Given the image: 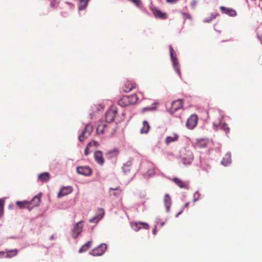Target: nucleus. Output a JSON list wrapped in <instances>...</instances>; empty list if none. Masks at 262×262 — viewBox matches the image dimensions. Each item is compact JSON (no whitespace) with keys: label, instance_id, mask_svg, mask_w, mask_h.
<instances>
[{"label":"nucleus","instance_id":"obj_1","mask_svg":"<svg viewBox=\"0 0 262 262\" xmlns=\"http://www.w3.org/2000/svg\"><path fill=\"white\" fill-rule=\"evenodd\" d=\"M93 130V126L90 124H86L81 134L79 136V141L81 142L84 141L91 135Z\"/></svg>","mask_w":262,"mask_h":262},{"label":"nucleus","instance_id":"obj_2","mask_svg":"<svg viewBox=\"0 0 262 262\" xmlns=\"http://www.w3.org/2000/svg\"><path fill=\"white\" fill-rule=\"evenodd\" d=\"M170 51V56L173 68L179 75H180V70L179 67V62L176 57V53H175L171 46L169 47Z\"/></svg>","mask_w":262,"mask_h":262},{"label":"nucleus","instance_id":"obj_3","mask_svg":"<svg viewBox=\"0 0 262 262\" xmlns=\"http://www.w3.org/2000/svg\"><path fill=\"white\" fill-rule=\"evenodd\" d=\"M107 249V246L105 244H101L98 247L91 251L90 254L93 256H101L104 254Z\"/></svg>","mask_w":262,"mask_h":262},{"label":"nucleus","instance_id":"obj_4","mask_svg":"<svg viewBox=\"0 0 262 262\" xmlns=\"http://www.w3.org/2000/svg\"><path fill=\"white\" fill-rule=\"evenodd\" d=\"M18 251L17 249L13 250L6 249L4 251H0V258H11L17 255Z\"/></svg>","mask_w":262,"mask_h":262},{"label":"nucleus","instance_id":"obj_5","mask_svg":"<svg viewBox=\"0 0 262 262\" xmlns=\"http://www.w3.org/2000/svg\"><path fill=\"white\" fill-rule=\"evenodd\" d=\"M117 114V110L116 107H112L105 114V121L107 122H112Z\"/></svg>","mask_w":262,"mask_h":262},{"label":"nucleus","instance_id":"obj_6","mask_svg":"<svg viewBox=\"0 0 262 262\" xmlns=\"http://www.w3.org/2000/svg\"><path fill=\"white\" fill-rule=\"evenodd\" d=\"M198 116L196 115H192L187 119L186 123V125L188 128L192 129L196 126L198 123Z\"/></svg>","mask_w":262,"mask_h":262},{"label":"nucleus","instance_id":"obj_7","mask_svg":"<svg viewBox=\"0 0 262 262\" xmlns=\"http://www.w3.org/2000/svg\"><path fill=\"white\" fill-rule=\"evenodd\" d=\"M110 123L107 122L104 120H100L98 124L96 132L98 134H102L104 133L105 130H107L110 127Z\"/></svg>","mask_w":262,"mask_h":262},{"label":"nucleus","instance_id":"obj_8","mask_svg":"<svg viewBox=\"0 0 262 262\" xmlns=\"http://www.w3.org/2000/svg\"><path fill=\"white\" fill-rule=\"evenodd\" d=\"M83 228V224L82 222L80 221L78 222L74 226L72 231V236L74 238H76L78 235L82 232Z\"/></svg>","mask_w":262,"mask_h":262},{"label":"nucleus","instance_id":"obj_9","mask_svg":"<svg viewBox=\"0 0 262 262\" xmlns=\"http://www.w3.org/2000/svg\"><path fill=\"white\" fill-rule=\"evenodd\" d=\"M183 107V101L181 99H178L173 101L171 103V107L169 108V112L171 113H174L177 110L181 109Z\"/></svg>","mask_w":262,"mask_h":262},{"label":"nucleus","instance_id":"obj_10","mask_svg":"<svg viewBox=\"0 0 262 262\" xmlns=\"http://www.w3.org/2000/svg\"><path fill=\"white\" fill-rule=\"evenodd\" d=\"M151 11H152L155 17L156 18L161 19H166L167 18V13L162 12L158 8H151Z\"/></svg>","mask_w":262,"mask_h":262},{"label":"nucleus","instance_id":"obj_11","mask_svg":"<svg viewBox=\"0 0 262 262\" xmlns=\"http://www.w3.org/2000/svg\"><path fill=\"white\" fill-rule=\"evenodd\" d=\"M136 87V84L131 81H126L122 86L123 91L125 93H128Z\"/></svg>","mask_w":262,"mask_h":262},{"label":"nucleus","instance_id":"obj_12","mask_svg":"<svg viewBox=\"0 0 262 262\" xmlns=\"http://www.w3.org/2000/svg\"><path fill=\"white\" fill-rule=\"evenodd\" d=\"M78 173L84 176H90L92 174V169L89 166H79L77 167Z\"/></svg>","mask_w":262,"mask_h":262},{"label":"nucleus","instance_id":"obj_13","mask_svg":"<svg viewBox=\"0 0 262 262\" xmlns=\"http://www.w3.org/2000/svg\"><path fill=\"white\" fill-rule=\"evenodd\" d=\"M220 9L222 13L227 14L230 16H235L237 14L235 10L231 8L221 6Z\"/></svg>","mask_w":262,"mask_h":262},{"label":"nucleus","instance_id":"obj_14","mask_svg":"<svg viewBox=\"0 0 262 262\" xmlns=\"http://www.w3.org/2000/svg\"><path fill=\"white\" fill-rule=\"evenodd\" d=\"M94 158L96 162L100 165H102L104 163V160L103 158V154L100 150H97L94 153Z\"/></svg>","mask_w":262,"mask_h":262},{"label":"nucleus","instance_id":"obj_15","mask_svg":"<svg viewBox=\"0 0 262 262\" xmlns=\"http://www.w3.org/2000/svg\"><path fill=\"white\" fill-rule=\"evenodd\" d=\"M73 190L71 186H65L61 188L58 193V197L61 198L72 192Z\"/></svg>","mask_w":262,"mask_h":262},{"label":"nucleus","instance_id":"obj_16","mask_svg":"<svg viewBox=\"0 0 262 262\" xmlns=\"http://www.w3.org/2000/svg\"><path fill=\"white\" fill-rule=\"evenodd\" d=\"M179 136L176 133L172 134L171 136L166 137L165 140V143L166 145H169L171 142H174L178 140Z\"/></svg>","mask_w":262,"mask_h":262},{"label":"nucleus","instance_id":"obj_17","mask_svg":"<svg viewBox=\"0 0 262 262\" xmlns=\"http://www.w3.org/2000/svg\"><path fill=\"white\" fill-rule=\"evenodd\" d=\"M172 181L181 188H188V184L177 178H174L172 179Z\"/></svg>","mask_w":262,"mask_h":262},{"label":"nucleus","instance_id":"obj_18","mask_svg":"<svg viewBox=\"0 0 262 262\" xmlns=\"http://www.w3.org/2000/svg\"><path fill=\"white\" fill-rule=\"evenodd\" d=\"M41 195L39 194L35 195L32 200L31 201H29L30 208L35 206H37L40 203Z\"/></svg>","mask_w":262,"mask_h":262},{"label":"nucleus","instance_id":"obj_19","mask_svg":"<svg viewBox=\"0 0 262 262\" xmlns=\"http://www.w3.org/2000/svg\"><path fill=\"white\" fill-rule=\"evenodd\" d=\"M118 104L122 107H125L129 105L128 97L127 96H124L121 98L118 101Z\"/></svg>","mask_w":262,"mask_h":262},{"label":"nucleus","instance_id":"obj_20","mask_svg":"<svg viewBox=\"0 0 262 262\" xmlns=\"http://www.w3.org/2000/svg\"><path fill=\"white\" fill-rule=\"evenodd\" d=\"M50 179V174L48 172H42L39 174L38 179L42 182H48Z\"/></svg>","mask_w":262,"mask_h":262},{"label":"nucleus","instance_id":"obj_21","mask_svg":"<svg viewBox=\"0 0 262 262\" xmlns=\"http://www.w3.org/2000/svg\"><path fill=\"white\" fill-rule=\"evenodd\" d=\"M164 202L165 207L166 208V211L168 212L170 210V208L171 204V198L168 194H166L165 195L164 199Z\"/></svg>","mask_w":262,"mask_h":262},{"label":"nucleus","instance_id":"obj_22","mask_svg":"<svg viewBox=\"0 0 262 262\" xmlns=\"http://www.w3.org/2000/svg\"><path fill=\"white\" fill-rule=\"evenodd\" d=\"M119 150L117 148H114L110 151H107L105 153V156L108 158L111 159L114 157H116L119 154Z\"/></svg>","mask_w":262,"mask_h":262},{"label":"nucleus","instance_id":"obj_23","mask_svg":"<svg viewBox=\"0 0 262 262\" xmlns=\"http://www.w3.org/2000/svg\"><path fill=\"white\" fill-rule=\"evenodd\" d=\"M16 204L21 209L28 208L29 210H30L29 201H17L16 202Z\"/></svg>","mask_w":262,"mask_h":262},{"label":"nucleus","instance_id":"obj_24","mask_svg":"<svg viewBox=\"0 0 262 262\" xmlns=\"http://www.w3.org/2000/svg\"><path fill=\"white\" fill-rule=\"evenodd\" d=\"M99 212L100 214L97 216L89 220L91 223H98L99 221H100L103 216L104 214V210L102 209H99Z\"/></svg>","mask_w":262,"mask_h":262},{"label":"nucleus","instance_id":"obj_25","mask_svg":"<svg viewBox=\"0 0 262 262\" xmlns=\"http://www.w3.org/2000/svg\"><path fill=\"white\" fill-rule=\"evenodd\" d=\"M143 126L140 130L141 134H147L150 128L149 123L146 121H144L142 123Z\"/></svg>","mask_w":262,"mask_h":262},{"label":"nucleus","instance_id":"obj_26","mask_svg":"<svg viewBox=\"0 0 262 262\" xmlns=\"http://www.w3.org/2000/svg\"><path fill=\"white\" fill-rule=\"evenodd\" d=\"M92 241H89L84 245H83L79 250V253L86 252L92 246Z\"/></svg>","mask_w":262,"mask_h":262},{"label":"nucleus","instance_id":"obj_27","mask_svg":"<svg viewBox=\"0 0 262 262\" xmlns=\"http://www.w3.org/2000/svg\"><path fill=\"white\" fill-rule=\"evenodd\" d=\"M127 96L128 97L129 105L134 104L136 103L139 100V98L137 94H134Z\"/></svg>","mask_w":262,"mask_h":262},{"label":"nucleus","instance_id":"obj_28","mask_svg":"<svg viewBox=\"0 0 262 262\" xmlns=\"http://www.w3.org/2000/svg\"><path fill=\"white\" fill-rule=\"evenodd\" d=\"M231 157L230 155L229 154H226L225 155L222 161V164L224 166L228 165L231 162Z\"/></svg>","mask_w":262,"mask_h":262},{"label":"nucleus","instance_id":"obj_29","mask_svg":"<svg viewBox=\"0 0 262 262\" xmlns=\"http://www.w3.org/2000/svg\"><path fill=\"white\" fill-rule=\"evenodd\" d=\"M89 0H79V9L80 10L85 9L88 4Z\"/></svg>","mask_w":262,"mask_h":262},{"label":"nucleus","instance_id":"obj_30","mask_svg":"<svg viewBox=\"0 0 262 262\" xmlns=\"http://www.w3.org/2000/svg\"><path fill=\"white\" fill-rule=\"evenodd\" d=\"M5 201L3 199H0V219H1L4 214Z\"/></svg>","mask_w":262,"mask_h":262},{"label":"nucleus","instance_id":"obj_31","mask_svg":"<svg viewBox=\"0 0 262 262\" xmlns=\"http://www.w3.org/2000/svg\"><path fill=\"white\" fill-rule=\"evenodd\" d=\"M131 226L132 228L136 231H138L139 230L141 229V226L140 225V222L139 223H131Z\"/></svg>","mask_w":262,"mask_h":262},{"label":"nucleus","instance_id":"obj_32","mask_svg":"<svg viewBox=\"0 0 262 262\" xmlns=\"http://www.w3.org/2000/svg\"><path fill=\"white\" fill-rule=\"evenodd\" d=\"M110 190H117L118 191L116 192H113V193L111 194V195H113L114 196H117L119 194H120L121 192V190L119 189L118 187H116L115 188H110Z\"/></svg>","mask_w":262,"mask_h":262},{"label":"nucleus","instance_id":"obj_33","mask_svg":"<svg viewBox=\"0 0 262 262\" xmlns=\"http://www.w3.org/2000/svg\"><path fill=\"white\" fill-rule=\"evenodd\" d=\"M221 128L225 130L226 133L229 132L230 129L226 123H223L221 125Z\"/></svg>","mask_w":262,"mask_h":262},{"label":"nucleus","instance_id":"obj_34","mask_svg":"<svg viewBox=\"0 0 262 262\" xmlns=\"http://www.w3.org/2000/svg\"><path fill=\"white\" fill-rule=\"evenodd\" d=\"M140 225L141 226V228H143L145 229H148L149 228V225L145 223L140 222Z\"/></svg>","mask_w":262,"mask_h":262},{"label":"nucleus","instance_id":"obj_35","mask_svg":"<svg viewBox=\"0 0 262 262\" xmlns=\"http://www.w3.org/2000/svg\"><path fill=\"white\" fill-rule=\"evenodd\" d=\"M92 145V143H89L84 150V155L88 156L90 152L89 151V148Z\"/></svg>","mask_w":262,"mask_h":262},{"label":"nucleus","instance_id":"obj_36","mask_svg":"<svg viewBox=\"0 0 262 262\" xmlns=\"http://www.w3.org/2000/svg\"><path fill=\"white\" fill-rule=\"evenodd\" d=\"M182 15H183L185 19H192L191 15L189 13L183 12Z\"/></svg>","mask_w":262,"mask_h":262},{"label":"nucleus","instance_id":"obj_37","mask_svg":"<svg viewBox=\"0 0 262 262\" xmlns=\"http://www.w3.org/2000/svg\"><path fill=\"white\" fill-rule=\"evenodd\" d=\"M215 18V15H211V16L209 17L208 19H205L204 20V22L205 23H209L213 19H214Z\"/></svg>","mask_w":262,"mask_h":262},{"label":"nucleus","instance_id":"obj_38","mask_svg":"<svg viewBox=\"0 0 262 262\" xmlns=\"http://www.w3.org/2000/svg\"><path fill=\"white\" fill-rule=\"evenodd\" d=\"M178 0H165V1L168 3H170V4H174L176 3L177 1H178Z\"/></svg>","mask_w":262,"mask_h":262},{"label":"nucleus","instance_id":"obj_39","mask_svg":"<svg viewBox=\"0 0 262 262\" xmlns=\"http://www.w3.org/2000/svg\"><path fill=\"white\" fill-rule=\"evenodd\" d=\"M50 6L52 7H54L55 6V0H53L51 1V3H50Z\"/></svg>","mask_w":262,"mask_h":262},{"label":"nucleus","instance_id":"obj_40","mask_svg":"<svg viewBox=\"0 0 262 262\" xmlns=\"http://www.w3.org/2000/svg\"><path fill=\"white\" fill-rule=\"evenodd\" d=\"M91 143H92V145H93L95 146H97L98 145V142L96 141H94L93 142H91Z\"/></svg>","mask_w":262,"mask_h":262},{"label":"nucleus","instance_id":"obj_41","mask_svg":"<svg viewBox=\"0 0 262 262\" xmlns=\"http://www.w3.org/2000/svg\"><path fill=\"white\" fill-rule=\"evenodd\" d=\"M152 233L154 234H156V233H157V229H156V227H155L154 229H153L152 230Z\"/></svg>","mask_w":262,"mask_h":262},{"label":"nucleus","instance_id":"obj_42","mask_svg":"<svg viewBox=\"0 0 262 262\" xmlns=\"http://www.w3.org/2000/svg\"><path fill=\"white\" fill-rule=\"evenodd\" d=\"M195 4H196V2L195 1H193V2H192L191 3V5L192 7H194Z\"/></svg>","mask_w":262,"mask_h":262},{"label":"nucleus","instance_id":"obj_43","mask_svg":"<svg viewBox=\"0 0 262 262\" xmlns=\"http://www.w3.org/2000/svg\"><path fill=\"white\" fill-rule=\"evenodd\" d=\"M192 160V157L191 156V157L189 159V161H188L187 163L190 164L191 163V161Z\"/></svg>","mask_w":262,"mask_h":262},{"label":"nucleus","instance_id":"obj_44","mask_svg":"<svg viewBox=\"0 0 262 262\" xmlns=\"http://www.w3.org/2000/svg\"><path fill=\"white\" fill-rule=\"evenodd\" d=\"M189 204V203H186V204L184 205V207H185V208L187 207L188 206Z\"/></svg>","mask_w":262,"mask_h":262},{"label":"nucleus","instance_id":"obj_45","mask_svg":"<svg viewBox=\"0 0 262 262\" xmlns=\"http://www.w3.org/2000/svg\"><path fill=\"white\" fill-rule=\"evenodd\" d=\"M183 211H181L180 212H179L176 215L177 217H178L179 216V215H180V214L182 213Z\"/></svg>","mask_w":262,"mask_h":262},{"label":"nucleus","instance_id":"obj_46","mask_svg":"<svg viewBox=\"0 0 262 262\" xmlns=\"http://www.w3.org/2000/svg\"><path fill=\"white\" fill-rule=\"evenodd\" d=\"M145 110H149V108H144L143 109V111Z\"/></svg>","mask_w":262,"mask_h":262},{"label":"nucleus","instance_id":"obj_47","mask_svg":"<svg viewBox=\"0 0 262 262\" xmlns=\"http://www.w3.org/2000/svg\"><path fill=\"white\" fill-rule=\"evenodd\" d=\"M183 161H184V163L185 164H186V162H185V159L184 158L183 159Z\"/></svg>","mask_w":262,"mask_h":262},{"label":"nucleus","instance_id":"obj_48","mask_svg":"<svg viewBox=\"0 0 262 262\" xmlns=\"http://www.w3.org/2000/svg\"><path fill=\"white\" fill-rule=\"evenodd\" d=\"M198 198L194 199V202L198 200Z\"/></svg>","mask_w":262,"mask_h":262},{"label":"nucleus","instance_id":"obj_49","mask_svg":"<svg viewBox=\"0 0 262 262\" xmlns=\"http://www.w3.org/2000/svg\"><path fill=\"white\" fill-rule=\"evenodd\" d=\"M252 1H255L256 0H251Z\"/></svg>","mask_w":262,"mask_h":262}]
</instances>
